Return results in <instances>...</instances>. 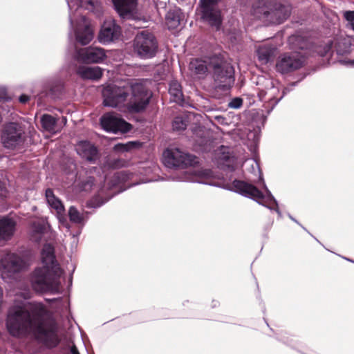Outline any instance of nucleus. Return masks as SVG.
<instances>
[{"label":"nucleus","mask_w":354,"mask_h":354,"mask_svg":"<svg viewBox=\"0 0 354 354\" xmlns=\"http://www.w3.org/2000/svg\"><path fill=\"white\" fill-rule=\"evenodd\" d=\"M6 327L12 336L33 335L53 346L59 342L57 326L52 314L41 302L14 305L8 311Z\"/></svg>","instance_id":"f257e3e1"},{"label":"nucleus","mask_w":354,"mask_h":354,"mask_svg":"<svg viewBox=\"0 0 354 354\" xmlns=\"http://www.w3.org/2000/svg\"><path fill=\"white\" fill-rule=\"evenodd\" d=\"M247 163L251 167V173L254 174L262 182L263 188L266 192L265 194H263L255 186L244 181L234 180L231 183L230 180H226L223 178H221L212 170L205 168H190L185 171L183 176L178 180L221 187L237 192L244 196L252 198L270 209H275L279 216H281V214L278 208V203L263 181L258 162L254 160H248Z\"/></svg>","instance_id":"f03ea898"},{"label":"nucleus","mask_w":354,"mask_h":354,"mask_svg":"<svg viewBox=\"0 0 354 354\" xmlns=\"http://www.w3.org/2000/svg\"><path fill=\"white\" fill-rule=\"evenodd\" d=\"M105 106L116 108L123 112L138 113L145 109L152 96L145 82L132 84L130 87L110 84L102 91Z\"/></svg>","instance_id":"7ed1b4c3"},{"label":"nucleus","mask_w":354,"mask_h":354,"mask_svg":"<svg viewBox=\"0 0 354 354\" xmlns=\"http://www.w3.org/2000/svg\"><path fill=\"white\" fill-rule=\"evenodd\" d=\"M41 262L42 266L35 268L30 277L32 289L39 293H60L64 270L57 262L54 248L50 244L44 245L41 252Z\"/></svg>","instance_id":"20e7f679"},{"label":"nucleus","mask_w":354,"mask_h":354,"mask_svg":"<svg viewBox=\"0 0 354 354\" xmlns=\"http://www.w3.org/2000/svg\"><path fill=\"white\" fill-rule=\"evenodd\" d=\"M69 8V19L74 30L75 39L82 45L89 44L93 39V30L88 19L76 14L79 8L93 12H99L101 6L98 0H66Z\"/></svg>","instance_id":"39448f33"},{"label":"nucleus","mask_w":354,"mask_h":354,"mask_svg":"<svg viewBox=\"0 0 354 354\" xmlns=\"http://www.w3.org/2000/svg\"><path fill=\"white\" fill-rule=\"evenodd\" d=\"M158 43L153 35L148 30L139 32L134 39L133 49L141 58L153 57L157 51Z\"/></svg>","instance_id":"423d86ee"},{"label":"nucleus","mask_w":354,"mask_h":354,"mask_svg":"<svg viewBox=\"0 0 354 354\" xmlns=\"http://www.w3.org/2000/svg\"><path fill=\"white\" fill-rule=\"evenodd\" d=\"M195 159V156L185 153L178 148L167 149L162 153V162L169 168L192 165L196 162Z\"/></svg>","instance_id":"0eeeda50"},{"label":"nucleus","mask_w":354,"mask_h":354,"mask_svg":"<svg viewBox=\"0 0 354 354\" xmlns=\"http://www.w3.org/2000/svg\"><path fill=\"white\" fill-rule=\"evenodd\" d=\"M73 57L77 62L86 64H100L106 59L107 55L104 48L97 46H89L75 49Z\"/></svg>","instance_id":"6e6552de"},{"label":"nucleus","mask_w":354,"mask_h":354,"mask_svg":"<svg viewBox=\"0 0 354 354\" xmlns=\"http://www.w3.org/2000/svg\"><path fill=\"white\" fill-rule=\"evenodd\" d=\"M214 79L216 87L229 89L234 82L233 67L229 64L214 66Z\"/></svg>","instance_id":"1a4fd4ad"},{"label":"nucleus","mask_w":354,"mask_h":354,"mask_svg":"<svg viewBox=\"0 0 354 354\" xmlns=\"http://www.w3.org/2000/svg\"><path fill=\"white\" fill-rule=\"evenodd\" d=\"M24 131L15 122L6 125L1 136L3 146L8 149H13L22 142Z\"/></svg>","instance_id":"9d476101"},{"label":"nucleus","mask_w":354,"mask_h":354,"mask_svg":"<svg viewBox=\"0 0 354 354\" xmlns=\"http://www.w3.org/2000/svg\"><path fill=\"white\" fill-rule=\"evenodd\" d=\"M304 63L303 57L298 53H285L278 58L276 69L284 74L292 72L301 67Z\"/></svg>","instance_id":"9b49d317"},{"label":"nucleus","mask_w":354,"mask_h":354,"mask_svg":"<svg viewBox=\"0 0 354 354\" xmlns=\"http://www.w3.org/2000/svg\"><path fill=\"white\" fill-rule=\"evenodd\" d=\"M216 3V0H201L202 18L218 30L222 19L220 10L215 8Z\"/></svg>","instance_id":"f8f14e48"},{"label":"nucleus","mask_w":354,"mask_h":354,"mask_svg":"<svg viewBox=\"0 0 354 354\" xmlns=\"http://www.w3.org/2000/svg\"><path fill=\"white\" fill-rule=\"evenodd\" d=\"M100 123L104 130L114 133H127L131 129L129 123L113 113L104 114L100 120Z\"/></svg>","instance_id":"ddd939ff"},{"label":"nucleus","mask_w":354,"mask_h":354,"mask_svg":"<svg viewBox=\"0 0 354 354\" xmlns=\"http://www.w3.org/2000/svg\"><path fill=\"white\" fill-rule=\"evenodd\" d=\"M25 264L24 261L15 254L6 252L0 260V272L4 275L10 277L12 273L21 270Z\"/></svg>","instance_id":"4468645a"},{"label":"nucleus","mask_w":354,"mask_h":354,"mask_svg":"<svg viewBox=\"0 0 354 354\" xmlns=\"http://www.w3.org/2000/svg\"><path fill=\"white\" fill-rule=\"evenodd\" d=\"M121 35L119 26L112 19L104 21L98 35V40L101 44H106L118 39Z\"/></svg>","instance_id":"2eb2a0df"},{"label":"nucleus","mask_w":354,"mask_h":354,"mask_svg":"<svg viewBox=\"0 0 354 354\" xmlns=\"http://www.w3.org/2000/svg\"><path fill=\"white\" fill-rule=\"evenodd\" d=\"M266 88H261L258 93V96L261 101H265L268 106H271V109L280 101L283 95L277 98V96L279 93V88L275 86L274 82L271 80H264Z\"/></svg>","instance_id":"dca6fc26"},{"label":"nucleus","mask_w":354,"mask_h":354,"mask_svg":"<svg viewBox=\"0 0 354 354\" xmlns=\"http://www.w3.org/2000/svg\"><path fill=\"white\" fill-rule=\"evenodd\" d=\"M77 154L82 158L94 162L99 158L97 148L88 141L82 140L75 145Z\"/></svg>","instance_id":"f3484780"},{"label":"nucleus","mask_w":354,"mask_h":354,"mask_svg":"<svg viewBox=\"0 0 354 354\" xmlns=\"http://www.w3.org/2000/svg\"><path fill=\"white\" fill-rule=\"evenodd\" d=\"M115 9L122 18H131L137 10V0H112Z\"/></svg>","instance_id":"a211bd4d"},{"label":"nucleus","mask_w":354,"mask_h":354,"mask_svg":"<svg viewBox=\"0 0 354 354\" xmlns=\"http://www.w3.org/2000/svg\"><path fill=\"white\" fill-rule=\"evenodd\" d=\"M274 4V0H259L252 7V15L254 17L268 24L271 7Z\"/></svg>","instance_id":"6ab92c4d"},{"label":"nucleus","mask_w":354,"mask_h":354,"mask_svg":"<svg viewBox=\"0 0 354 354\" xmlns=\"http://www.w3.org/2000/svg\"><path fill=\"white\" fill-rule=\"evenodd\" d=\"M270 15L268 17V24H281L290 15V9L288 7L277 3L274 0V4L270 9Z\"/></svg>","instance_id":"aec40b11"},{"label":"nucleus","mask_w":354,"mask_h":354,"mask_svg":"<svg viewBox=\"0 0 354 354\" xmlns=\"http://www.w3.org/2000/svg\"><path fill=\"white\" fill-rule=\"evenodd\" d=\"M277 53L276 46L271 43L261 44L256 46V53L261 64H267L272 61Z\"/></svg>","instance_id":"412c9836"},{"label":"nucleus","mask_w":354,"mask_h":354,"mask_svg":"<svg viewBox=\"0 0 354 354\" xmlns=\"http://www.w3.org/2000/svg\"><path fill=\"white\" fill-rule=\"evenodd\" d=\"M46 199L50 209L55 211L59 220L60 221L64 220V207L61 201L55 196L52 189L46 190Z\"/></svg>","instance_id":"4be33fe9"},{"label":"nucleus","mask_w":354,"mask_h":354,"mask_svg":"<svg viewBox=\"0 0 354 354\" xmlns=\"http://www.w3.org/2000/svg\"><path fill=\"white\" fill-rule=\"evenodd\" d=\"M16 222L11 218L3 217L0 219V241H8L13 236Z\"/></svg>","instance_id":"5701e85b"},{"label":"nucleus","mask_w":354,"mask_h":354,"mask_svg":"<svg viewBox=\"0 0 354 354\" xmlns=\"http://www.w3.org/2000/svg\"><path fill=\"white\" fill-rule=\"evenodd\" d=\"M77 73L82 79L97 81L102 77L103 70L99 66H80Z\"/></svg>","instance_id":"b1692460"},{"label":"nucleus","mask_w":354,"mask_h":354,"mask_svg":"<svg viewBox=\"0 0 354 354\" xmlns=\"http://www.w3.org/2000/svg\"><path fill=\"white\" fill-rule=\"evenodd\" d=\"M47 230V225L44 221H35L30 230V238L32 241L39 242Z\"/></svg>","instance_id":"393cba45"},{"label":"nucleus","mask_w":354,"mask_h":354,"mask_svg":"<svg viewBox=\"0 0 354 354\" xmlns=\"http://www.w3.org/2000/svg\"><path fill=\"white\" fill-rule=\"evenodd\" d=\"M181 10L178 8L170 9L166 15V24L169 29L176 28L180 21Z\"/></svg>","instance_id":"a878e982"},{"label":"nucleus","mask_w":354,"mask_h":354,"mask_svg":"<svg viewBox=\"0 0 354 354\" xmlns=\"http://www.w3.org/2000/svg\"><path fill=\"white\" fill-rule=\"evenodd\" d=\"M41 122L44 129L50 133H56L60 130L56 119L50 115H44L41 118Z\"/></svg>","instance_id":"bb28decb"},{"label":"nucleus","mask_w":354,"mask_h":354,"mask_svg":"<svg viewBox=\"0 0 354 354\" xmlns=\"http://www.w3.org/2000/svg\"><path fill=\"white\" fill-rule=\"evenodd\" d=\"M189 69L192 75H203L207 71V66L205 61L196 59L190 62Z\"/></svg>","instance_id":"cd10ccee"},{"label":"nucleus","mask_w":354,"mask_h":354,"mask_svg":"<svg viewBox=\"0 0 354 354\" xmlns=\"http://www.w3.org/2000/svg\"><path fill=\"white\" fill-rule=\"evenodd\" d=\"M351 46V38L347 37H339L335 40V47L336 51L339 55H344L349 51Z\"/></svg>","instance_id":"c85d7f7f"},{"label":"nucleus","mask_w":354,"mask_h":354,"mask_svg":"<svg viewBox=\"0 0 354 354\" xmlns=\"http://www.w3.org/2000/svg\"><path fill=\"white\" fill-rule=\"evenodd\" d=\"M169 92L174 97V100L178 102L183 101V92L180 84L176 80L169 84Z\"/></svg>","instance_id":"c756f323"},{"label":"nucleus","mask_w":354,"mask_h":354,"mask_svg":"<svg viewBox=\"0 0 354 354\" xmlns=\"http://www.w3.org/2000/svg\"><path fill=\"white\" fill-rule=\"evenodd\" d=\"M68 215L71 221L77 224H84L86 219V214L80 213L74 207H70Z\"/></svg>","instance_id":"7c9ffc66"},{"label":"nucleus","mask_w":354,"mask_h":354,"mask_svg":"<svg viewBox=\"0 0 354 354\" xmlns=\"http://www.w3.org/2000/svg\"><path fill=\"white\" fill-rule=\"evenodd\" d=\"M138 145L139 144L136 142H129L125 144L119 143L115 145L114 150L120 152L129 151Z\"/></svg>","instance_id":"2f4dec72"},{"label":"nucleus","mask_w":354,"mask_h":354,"mask_svg":"<svg viewBox=\"0 0 354 354\" xmlns=\"http://www.w3.org/2000/svg\"><path fill=\"white\" fill-rule=\"evenodd\" d=\"M172 127L174 130L180 131L183 130L187 127V122L180 116H177L174 118Z\"/></svg>","instance_id":"473e14b6"},{"label":"nucleus","mask_w":354,"mask_h":354,"mask_svg":"<svg viewBox=\"0 0 354 354\" xmlns=\"http://www.w3.org/2000/svg\"><path fill=\"white\" fill-rule=\"evenodd\" d=\"M225 163L223 164V167L222 169L228 170L229 171H233L235 169V167L232 165V163L234 162L233 158H230L229 156H225Z\"/></svg>","instance_id":"72a5a7b5"},{"label":"nucleus","mask_w":354,"mask_h":354,"mask_svg":"<svg viewBox=\"0 0 354 354\" xmlns=\"http://www.w3.org/2000/svg\"><path fill=\"white\" fill-rule=\"evenodd\" d=\"M343 16L344 19L348 21L347 27L350 26L351 24L354 23V10L344 11L343 12Z\"/></svg>","instance_id":"f704fd0d"},{"label":"nucleus","mask_w":354,"mask_h":354,"mask_svg":"<svg viewBox=\"0 0 354 354\" xmlns=\"http://www.w3.org/2000/svg\"><path fill=\"white\" fill-rule=\"evenodd\" d=\"M242 104H243L242 99H241L239 97H236V98L232 99L229 102L228 106L230 108L239 109L242 106Z\"/></svg>","instance_id":"c9c22d12"},{"label":"nucleus","mask_w":354,"mask_h":354,"mask_svg":"<svg viewBox=\"0 0 354 354\" xmlns=\"http://www.w3.org/2000/svg\"><path fill=\"white\" fill-rule=\"evenodd\" d=\"M331 48H332V44L328 43L324 46L323 50H317V53L321 56H324L331 50Z\"/></svg>","instance_id":"e433bc0d"},{"label":"nucleus","mask_w":354,"mask_h":354,"mask_svg":"<svg viewBox=\"0 0 354 354\" xmlns=\"http://www.w3.org/2000/svg\"><path fill=\"white\" fill-rule=\"evenodd\" d=\"M94 183V178L93 177H89L88 180L82 184V188L85 191L89 190Z\"/></svg>","instance_id":"4c0bfd02"},{"label":"nucleus","mask_w":354,"mask_h":354,"mask_svg":"<svg viewBox=\"0 0 354 354\" xmlns=\"http://www.w3.org/2000/svg\"><path fill=\"white\" fill-rule=\"evenodd\" d=\"M20 296L24 299H28L30 297V292L28 290H25L24 292L19 293Z\"/></svg>","instance_id":"58836bf2"},{"label":"nucleus","mask_w":354,"mask_h":354,"mask_svg":"<svg viewBox=\"0 0 354 354\" xmlns=\"http://www.w3.org/2000/svg\"><path fill=\"white\" fill-rule=\"evenodd\" d=\"M0 196L1 197H6V188L4 185H0Z\"/></svg>","instance_id":"ea45409f"},{"label":"nucleus","mask_w":354,"mask_h":354,"mask_svg":"<svg viewBox=\"0 0 354 354\" xmlns=\"http://www.w3.org/2000/svg\"><path fill=\"white\" fill-rule=\"evenodd\" d=\"M29 100V97L28 95H22L20 96L19 97V101L21 102V103H26V102H28Z\"/></svg>","instance_id":"a19ab883"},{"label":"nucleus","mask_w":354,"mask_h":354,"mask_svg":"<svg viewBox=\"0 0 354 354\" xmlns=\"http://www.w3.org/2000/svg\"><path fill=\"white\" fill-rule=\"evenodd\" d=\"M215 120L220 124L225 123V118L221 115H217L215 117Z\"/></svg>","instance_id":"79ce46f5"},{"label":"nucleus","mask_w":354,"mask_h":354,"mask_svg":"<svg viewBox=\"0 0 354 354\" xmlns=\"http://www.w3.org/2000/svg\"><path fill=\"white\" fill-rule=\"evenodd\" d=\"M71 354H80L75 346H73L71 348Z\"/></svg>","instance_id":"37998d69"},{"label":"nucleus","mask_w":354,"mask_h":354,"mask_svg":"<svg viewBox=\"0 0 354 354\" xmlns=\"http://www.w3.org/2000/svg\"><path fill=\"white\" fill-rule=\"evenodd\" d=\"M114 177L117 179V180H120V174L117 173L114 174Z\"/></svg>","instance_id":"c03bdc74"},{"label":"nucleus","mask_w":354,"mask_h":354,"mask_svg":"<svg viewBox=\"0 0 354 354\" xmlns=\"http://www.w3.org/2000/svg\"><path fill=\"white\" fill-rule=\"evenodd\" d=\"M348 28L352 29L354 31V23L351 24V25L348 26Z\"/></svg>","instance_id":"a18cd8bd"},{"label":"nucleus","mask_w":354,"mask_h":354,"mask_svg":"<svg viewBox=\"0 0 354 354\" xmlns=\"http://www.w3.org/2000/svg\"><path fill=\"white\" fill-rule=\"evenodd\" d=\"M62 123L64 125L66 124V119L64 117L62 118Z\"/></svg>","instance_id":"49530a36"},{"label":"nucleus","mask_w":354,"mask_h":354,"mask_svg":"<svg viewBox=\"0 0 354 354\" xmlns=\"http://www.w3.org/2000/svg\"><path fill=\"white\" fill-rule=\"evenodd\" d=\"M289 217H290V218L291 220H292L293 221H295V222L297 223V221L294 218H292L290 215L289 216Z\"/></svg>","instance_id":"de8ad7c7"},{"label":"nucleus","mask_w":354,"mask_h":354,"mask_svg":"<svg viewBox=\"0 0 354 354\" xmlns=\"http://www.w3.org/2000/svg\"><path fill=\"white\" fill-rule=\"evenodd\" d=\"M289 217H290V218L291 220H292L293 221H295V222L297 223V221L294 218H292L290 215L289 216Z\"/></svg>","instance_id":"09e8293b"},{"label":"nucleus","mask_w":354,"mask_h":354,"mask_svg":"<svg viewBox=\"0 0 354 354\" xmlns=\"http://www.w3.org/2000/svg\"><path fill=\"white\" fill-rule=\"evenodd\" d=\"M350 64H351V65H354V60H351V61H350Z\"/></svg>","instance_id":"8fccbe9b"},{"label":"nucleus","mask_w":354,"mask_h":354,"mask_svg":"<svg viewBox=\"0 0 354 354\" xmlns=\"http://www.w3.org/2000/svg\"><path fill=\"white\" fill-rule=\"evenodd\" d=\"M93 169L95 171L97 169L96 167H93Z\"/></svg>","instance_id":"3c124183"}]
</instances>
